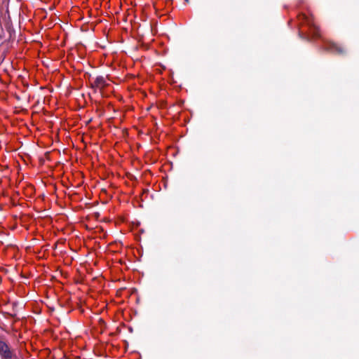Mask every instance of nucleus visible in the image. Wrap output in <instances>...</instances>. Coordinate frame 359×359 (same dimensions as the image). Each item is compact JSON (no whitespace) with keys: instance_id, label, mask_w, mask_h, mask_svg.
<instances>
[{"instance_id":"obj_1","label":"nucleus","mask_w":359,"mask_h":359,"mask_svg":"<svg viewBox=\"0 0 359 359\" xmlns=\"http://www.w3.org/2000/svg\"><path fill=\"white\" fill-rule=\"evenodd\" d=\"M299 20H302L305 23H306L309 27V32L313 36V38H319L320 37V30L319 27L316 25L313 22V20L305 15L304 14L299 16Z\"/></svg>"},{"instance_id":"obj_2","label":"nucleus","mask_w":359,"mask_h":359,"mask_svg":"<svg viewBox=\"0 0 359 359\" xmlns=\"http://www.w3.org/2000/svg\"><path fill=\"white\" fill-rule=\"evenodd\" d=\"M325 48L332 53L342 54L344 53L343 47L334 42H325Z\"/></svg>"},{"instance_id":"obj_3","label":"nucleus","mask_w":359,"mask_h":359,"mask_svg":"<svg viewBox=\"0 0 359 359\" xmlns=\"http://www.w3.org/2000/svg\"><path fill=\"white\" fill-rule=\"evenodd\" d=\"M0 353L5 359H16L12 357V353L10 351L8 346L4 342L0 341Z\"/></svg>"},{"instance_id":"obj_4","label":"nucleus","mask_w":359,"mask_h":359,"mask_svg":"<svg viewBox=\"0 0 359 359\" xmlns=\"http://www.w3.org/2000/svg\"><path fill=\"white\" fill-rule=\"evenodd\" d=\"M34 194V188L30 184H27L26 187H24V196L25 195L27 197L32 198Z\"/></svg>"},{"instance_id":"obj_5","label":"nucleus","mask_w":359,"mask_h":359,"mask_svg":"<svg viewBox=\"0 0 359 359\" xmlns=\"http://www.w3.org/2000/svg\"><path fill=\"white\" fill-rule=\"evenodd\" d=\"M93 85L97 88H102L106 86V81L102 76H98L95 79Z\"/></svg>"}]
</instances>
